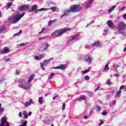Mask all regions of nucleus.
I'll use <instances>...</instances> for the list:
<instances>
[{
	"label": "nucleus",
	"mask_w": 126,
	"mask_h": 126,
	"mask_svg": "<svg viewBox=\"0 0 126 126\" xmlns=\"http://www.w3.org/2000/svg\"><path fill=\"white\" fill-rule=\"evenodd\" d=\"M34 77H35L34 75H31L29 76L28 82L26 79H21L20 80H17L16 82H19L20 83V87L21 88L27 90L29 89L30 85L29 83L34 79Z\"/></svg>",
	"instance_id": "obj_1"
},
{
	"label": "nucleus",
	"mask_w": 126,
	"mask_h": 126,
	"mask_svg": "<svg viewBox=\"0 0 126 126\" xmlns=\"http://www.w3.org/2000/svg\"><path fill=\"white\" fill-rule=\"evenodd\" d=\"M16 16L11 17L8 19V21L10 23L14 24L17 23L24 15H25V12H23L21 15H20V12L19 11L16 12Z\"/></svg>",
	"instance_id": "obj_2"
},
{
	"label": "nucleus",
	"mask_w": 126,
	"mask_h": 126,
	"mask_svg": "<svg viewBox=\"0 0 126 126\" xmlns=\"http://www.w3.org/2000/svg\"><path fill=\"white\" fill-rule=\"evenodd\" d=\"M117 29L119 34H121V35H123L124 36L126 35V33L124 32L125 30H126V23L123 22L118 23L117 26Z\"/></svg>",
	"instance_id": "obj_3"
},
{
	"label": "nucleus",
	"mask_w": 126,
	"mask_h": 126,
	"mask_svg": "<svg viewBox=\"0 0 126 126\" xmlns=\"http://www.w3.org/2000/svg\"><path fill=\"white\" fill-rule=\"evenodd\" d=\"M67 31H69V30L68 29H63L58 31H56L52 33V36H53V37H55V36L56 37H60V36H62L63 34L66 33Z\"/></svg>",
	"instance_id": "obj_4"
},
{
	"label": "nucleus",
	"mask_w": 126,
	"mask_h": 126,
	"mask_svg": "<svg viewBox=\"0 0 126 126\" xmlns=\"http://www.w3.org/2000/svg\"><path fill=\"white\" fill-rule=\"evenodd\" d=\"M82 9V7L80 5H74L70 7V10L71 12H78Z\"/></svg>",
	"instance_id": "obj_5"
},
{
	"label": "nucleus",
	"mask_w": 126,
	"mask_h": 126,
	"mask_svg": "<svg viewBox=\"0 0 126 126\" xmlns=\"http://www.w3.org/2000/svg\"><path fill=\"white\" fill-rule=\"evenodd\" d=\"M0 126H9V123L7 122L6 116L3 117L1 118Z\"/></svg>",
	"instance_id": "obj_6"
},
{
	"label": "nucleus",
	"mask_w": 126,
	"mask_h": 126,
	"mask_svg": "<svg viewBox=\"0 0 126 126\" xmlns=\"http://www.w3.org/2000/svg\"><path fill=\"white\" fill-rule=\"evenodd\" d=\"M50 47V45L48 43H43L40 48L39 51L40 52H45L48 50V48Z\"/></svg>",
	"instance_id": "obj_7"
},
{
	"label": "nucleus",
	"mask_w": 126,
	"mask_h": 126,
	"mask_svg": "<svg viewBox=\"0 0 126 126\" xmlns=\"http://www.w3.org/2000/svg\"><path fill=\"white\" fill-rule=\"evenodd\" d=\"M49 9H52L53 12H55L57 11V7H52L50 9L46 8H42L41 9H37L36 11H35V13H38V11H46L47 10H49Z\"/></svg>",
	"instance_id": "obj_8"
},
{
	"label": "nucleus",
	"mask_w": 126,
	"mask_h": 126,
	"mask_svg": "<svg viewBox=\"0 0 126 126\" xmlns=\"http://www.w3.org/2000/svg\"><path fill=\"white\" fill-rule=\"evenodd\" d=\"M79 36L77 35H73L70 39L68 40V43H71L72 41H78V40H79Z\"/></svg>",
	"instance_id": "obj_9"
},
{
	"label": "nucleus",
	"mask_w": 126,
	"mask_h": 126,
	"mask_svg": "<svg viewBox=\"0 0 126 126\" xmlns=\"http://www.w3.org/2000/svg\"><path fill=\"white\" fill-rule=\"evenodd\" d=\"M9 48L7 47H5L2 50H0V53L1 55H4L5 54H8L9 53Z\"/></svg>",
	"instance_id": "obj_10"
},
{
	"label": "nucleus",
	"mask_w": 126,
	"mask_h": 126,
	"mask_svg": "<svg viewBox=\"0 0 126 126\" xmlns=\"http://www.w3.org/2000/svg\"><path fill=\"white\" fill-rule=\"evenodd\" d=\"M23 114L24 118L26 120V119H28V117H30V116L32 115V112L30 111L29 113H28L26 111H24L23 112Z\"/></svg>",
	"instance_id": "obj_11"
},
{
	"label": "nucleus",
	"mask_w": 126,
	"mask_h": 126,
	"mask_svg": "<svg viewBox=\"0 0 126 126\" xmlns=\"http://www.w3.org/2000/svg\"><path fill=\"white\" fill-rule=\"evenodd\" d=\"M29 7V5H23L22 6L19 7V10L20 11H25L26 9H28V8Z\"/></svg>",
	"instance_id": "obj_12"
},
{
	"label": "nucleus",
	"mask_w": 126,
	"mask_h": 126,
	"mask_svg": "<svg viewBox=\"0 0 126 126\" xmlns=\"http://www.w3.org/2000/svg\"><path fill=\"white\" fill-rule=\"evenodd\" d=\"M92 60H93V58L88 55H86L85 57V62H87V63H92Z\"/></svg>",
	"instance_id": "obj_13"
},
{
	"label": "nucleus",
	"mask_w": 126,
	"mask_h": 126,
	"mask_svg": "<svg viewBox=\"0 0 126 126\" xmlns=\"http://www.w3.org/2000/svg\"><path fill=\"white\" fill-rule=\"evenodd\" d=\"M94 0H88V3L86 6V9H88L90 7H91V4L93 3V1Z\"/></svg>",
	"instance_id": "obj_14"
},
{
	"label": "nucleus",
	"mask_w": 126,
	"mask_h": 126,
	"mask_svg": "<svg viewBox=\"0 0 126 126\" xmlns=\"http://www.w3.org/2000/svg\"><path fill=\"white\" fill-rule=\"evenodd\" d=\"M54 69H62V70H64L65 67L63 65H62L57 67H53Z\"/></svg>",
	"instance_id": "obj_15"
},
{
	"label": "nucleus",
	"mask_w": 126,
	"mask_h": 126,
	"mask_svg": "<svg viewBox=\"0 0 126 126\" xmlns=\"http://www.w3.org/2000/svg\"><path fill=\"white\" fill-rule=\"evenodd\" d=\"M52 60H54V58H52L48 60H44L42 64L44 65H47V64H48L50 63V62L52 61Z\"/></svg>",
	"instance_id": "obj_16"
},
{
	"label": "nucleus",
	"mask_w": 126,
	"mask_h": 126,
	"mask_svg": "<svg viewBox=\"0 0 126 126\" xmlns=\"http://www.w3.org/2000/svg\"><path fill=\"white\" fill-rule=\"evenodd\" d=\"M32 103H33V100L32 99H31L29 101H26L25 103V107H29V106H30V105H31Z\"/></svg>",
	"instance_id": "obj_17"
},
{
	"label": "nucleus",
	"mask_w": 126,
	"mask_h": 126,
	"mask_svg": "<svg viewBox=\"0 0 126 126\" xmlns=\"http://www.w3.org/2000/svg\"><path fill=\"white\" fill-rule=\"evenodd\" d=\"M44 56H45V55L44 54L40 55V56H38L36 55L35 56V60H36V61H40V60H41V59H43V58Z\"/></svg>",
	"instance_id": "obj_18"
},
{
	"label": "nucleus",
	"mask_w": 126,
	"mask_h": 126,
	"mask_svg": "<svg viewBox=\"0 0 126 126\" xmlns=\"http://www.w3.org/2000/svg\"><path fill=\"white\" fill-rule=\"evenodd\" d=\"M71 11H70V10H66L64 12V14L62 15L61 16V18H63V17L64 16H67V15H68V14H69V13H71Z\"/></svg>",
	"instance_id": "obj_19"
},
{
	"label": "nucleus",
	"mask_w": 126,
	"mask_h": 126,
	"mask_svg": "<svg viewBox=\"0 0 126 126\" xmlns=\"http://www.w3.org/2000/svg\"><path fill=\"white\" fill-rule=\"evenodd\" d=\"M93 46H95L96 47H98L99 48H101L102 47V45L101 44V43H100V42H99V41L94 42L93 43Z\"/></svg>",
	"instance_id": "obj_20"
},
{
	"label": "nucleus",
	"mask_w": 126,
	"mask_h": 126,
	"mask_svg": "<svg viewBox=\"0 0 126 126\" xmlns=\"http://www.w3.org/2000/svg\"><path fill=\"white\" fill-rule=\"evenodd\" d=\"M107 24L110 28H114V26H113V21L109 20L107 21Z\"/></svg>",
	"instance_id": "obj_21"
},
{
	"label": "nucleus",
	"mask_w": 126,
	"mask_h": 126,
	"mask_svg": "<svg viewBox=\"0 0 126 126\" xmlns=\"http://www.w3.org/2000/svg\"><path fill=\"white\" fill-rule=\"evenodd\" d=\"M37 8H38V6L36 4L33 5L32 7V11H36Z\"/></svg>",
	"instance_id": "obj_22"
},
{
	"label": "nucleus",
	"mask_w": 126,
	"mask_h": 126,
	"mask_svg": "<svg viewBox=\"0 0 126 126\" xmlns=\"http://www.w3.org/2000/svg\"><path fill=\"white\" fill-rule=\"evenodd\" d=\"M4 111V108L1 107V104L0 103V117L2 115V113H3Z\"/></svg>",
	"instance_id": "obj_23"
},
{
	"label": "nucleus",
	"mask_w": 126,
	"mask_h": 126,
	"mask_svg": "<svg viewBox=\"0 0 126 126\" xmlns=\"http://www.w3.org/2000/svg\"><path fill=\"white\" fill-rule=\"evenodd\" d=\"M22 122H23V124L19 126H27V121L22 120Z\"/></svg>",
	"instance_id": "obj_24"
},
{
	"label": "nucleus",
	"mask_w": 126,
	"mask_h": 126,
	"mask_svg": "<svg viewBox=\"0 0 126 126\" xmlns=\"http://www.w3.org/2000/svg\"><path fill=\"white\" fill-rule=\"evenodd\" d=\"M43 97L42 96H41V97H39V98H38V103H39V104H40V105H42V104H43Z\"/></svg>",
	"instance_id": "obj_25"
},
{
	"label": "nucleus",
	"mask_w": 126,
	"mask_h": 126,
	"mask_svg": "<svg viewBox=\"0 0 126 126\" xmlns=\"http://www.w3.org/2000/svg\"><path fill=\"white\" fill-rule=\"evenodd\" d=\"M117 7V6H114L110 8L108 10V11L109 12V13H111L112 11H113V10H114V9H115V8H116Z\"/></svg>",
	"instance_id": "obj_26"
},
{
	"label": "nucleus",
	"mask_w": 126,
	"mask_h": 126,
	"mask_svg": "<svg viewBox=\"0 0 126 126\" xmlns=\"http://www.w3.org/2000/svg\"><path fill=\"white\" fill-rule=\"evenodd\" d=\"M108 69H109V64H107L103 69V71L104 72H106V71H108Z\"/></svg>",
	"instance_id": "obj_27"
},
{
	"label": "nucleus",
	"mask_w": 126,
	"mask_h": 126,
	"mask_svg": "<svg viewBox=\"0 0 126 126\" xmlns=\"http://www.w3.org/2000/svg\"><path fill=\"white\" fill-rule=\"evenodd\" d=\"M13 4V3L11 2H9L7 3V9H8V8H10V7H11V5H12Z\"/></svg>",
	"instance_id": "obj_28"
},
{
	"label": "nucleus",
	"mask_w": 126,
	"mask_h": 126,
	"mask_svg": "<svg viewBox=\"0 0 126 126\" xmlns=\"http://www.w3.org/2000/svg\"><path fill=\"white\" fill-rule=\"evenodd\" d=\"M122 93V91L119 90L118 92L116 93V97L117 98H120L121 97V94Z\"/></svg>",
	"instance_id": "obj_29"
},
{
	"label": "nucleus",
	"mask_w": 126,
	"mask_h": 126,
	"mask_svg": "<svg viewBox=\"0 0 126 126\" xmlns=\"http://www.w3.org/2000/svg\"><path fill=\"white\" fill-rule=\"evenodd\" d=\"M55 21H57V19L54 20H50L48 23V26H51L53 24V22H55Z\"/></svg>",
	"instance_id": "obj_30"
},
{
	"label": "nucleus",
	"mask_w": 126,
	"mask_h": 126,
	"mask_svg": "<svg viewBox=\"0 0 126 126\" xmlns=\"http://www.w3.org/2000/svg\"><path fill=\"white\" fill-rule=\"evenodd\" d=\"M21 33H22V31L20 30L19 32L15 33L13 35V36H14V37H16V36H19L20 35V34H21Z\"/></svg>",
	"instance_id": "obj_31"
},
{
	"label": "nucleus",
	"mask_w": 126,
	"mask_h": 126,
	"mask_svg": "<svg viewBox=\"0 0 126 126\" xmlns=\"http://www.w3.org/2000/svg\"><path fill=\"white\" fill-rule=\"evenodd\" d=\"M89 71H90V70L86 69V70H85L84 71H81V73H83V74H85L87 73V72H89Z\"/></svg>",
	"instance_id": "obj_32"
},
{
	"label": "nucleus",
	"mask_w": 126,
	"mask_h": 126,
	"mask_svg": "<svg viewBox=\"0 0 126 126\" xmlns=\"http://www.w3.org/2000/svg\"><path fill=\"white\" fill-rule=\"evenodd\" d=\"M55 73H51L50 76L48 77V79H51L53 78V76H55Z\"/></svg>",
	"instance_id": "obj_33"
},
{
	"label": "nucleus",
	"mask_w": 126,
	"mask_h": 126,
	"mask_svg": "<svg viewBox=\"0 0 126 126\" xmlns=\"http://www.w3.org/2000/svg\"><path fill=\"white\" fill-rule=\"evenodd\" d=\"M15 74L16 75H19V74H20V70L18 69H16L15 72Z\"/></svg>",
	"instance_id": "obj_34"
},
{
	"label": "nucleus",
	"mask_w": 126,
	"mask_h": 126,
	"mask_svg": "<svg viewBox=\"0 0 126 126\" xmlns=\"http://www.w3.org/2000/svg\"><path fill=\"white\" fill-rule=\"evenodd\" d=\"M5 30V27H3L2 28L0 29V33H2L3 31Z\"/></svg>",
	"instance_id": "obj_35"
},
{
	"label": "nucleus",
	"mask_w": 126,
	"mask_h": 126,
	"mask_svg": "<svg viewBox=\"0 0 126 126\" xmlns=\"http://www.w3.org/2000/svg\"><path fill=\"white\" fill-rule=\"evenodd\" d=\"M93 23H95V21H93L92 22L90 23L89 24H88L86 27H88L90 26V25H91L92 24H93Z\"/></svg>",
	"instance_id": "obj_36"
},
{
	"label": "nucleus",
	"mask_w": 126,
	"mask_h": 126,
	"mask_svg": "<svg viewBox=\"0 0 126 126\" xmlns=\"http://www.w3.org/2000/svg\"><path fill=\"white\" fill-rule=\"evenodd\" d=\"M87 95L89 96V97H92L93 94L91 93V92H88L87 93Z\"/></svg>",
	"instance_id": "obj_37"
},
{
	"label": "nucleus",
	"mask_w": 126,
	"mask_h": 126,
	"mask_svg": "<svg viewBox=\"0 0 126 126\" xmlns=\"http://www.w3.org/2000/svg\"><path fill=\"white\" fill-rule=\"evenodd\" d=\"M126 9V6H123L119 9V11H124Z\"/></svg>",
	"instance_id": "obj_38"
},
{
	"label": "nucleus",
	"mask_w": 126,
	"mask_h": 126,
	"mask_svg": "<svg viewBox=\"0 0 126 126\" xmlns=\"http://www.w3.org/2000/svg\"><path fill=\"white\" fill-rule=\"evenodd\" d=\"M40 64H41V68L42 69V70H45V67H44L45 65H43V64L42 63H40Z\"/></svg>",
	"instance_id": "obj_39"
},
{
	"label": "nucleus",
	"mask_w": 126,
	"mask_h": 126,
	"mask_svg": "<svg viewBox=\"0 0 126 126\" xmlns=\"http://www.w3.org/2000/svg\"><path fill=\"white\" fill-rule=\"evenodd\" d=\"M45 30H46V29H45V28H43L42 29V30H41V31H40V32H38V34H42V33H43V32H44V31H45Z\"/></svg>",
	"instance_id": "obj_40"
},
{
	"label": "nucleus",
	"mask_w": 126,
	"mask_h": 126,
	"mask_svg": "<svg viewBox=\"0 0 126 126\" xmlns=\"http://www.w3.org/2000/svg\"><path fill=\"white\" fill-rule=\"evenodd\" d=\"M85 80H89V79H90V78L89 77V76H85Z\"/></svg>",
	"instance_id": "obj_41"
},
{
	"label": "nucleus",
	"mask_w": 126,
	"mask_h": 126,
	"mask_svg": "<svg viewBox=\"0 0 126 126\" xmlns=\"http://www.w3.org/2000/svg\"><path fill=\"white\" fill-rule=\"evenodd\" d=\"M104 124V122L102 120L101 121L100 123L98 125V126H102Z\"/></svg>",
	"instance_id": "obj_42"
},
{
	"label": "nucleus",
	"mask_w": 126,
	"mask_h": 126,
	"mask_svg": "<svg viewBox=\"0 0 126 126\" xmlns=\"http://www.w3.org/2000/svg\"><path fill=\"white\" fill-rule=\"evenodd\" d=\"M44 123L46 124H48L50 123V120H45V121H44Z\"/></svg>",
	"instance_id": "obj_43"
},
{
	"label": "nucleus",
	"mask_w": 126,
	"mask_h": 126,
	"mask_svg": "<svg viewBox=\"0 0 126 126\" xmlns=\"http://www.w3.org/2000/svg\"><path fill=\"white\" fill-rule=\"evenodd\" d=\"M83 58V56H82V55H79L78 56V59H79L80 60H81V59H82Z\"/></svg>",
	"instance_id": "obj_44"
},
{
	"label": "nucleus",
	"mask_w": 126,
	"mask_h": 126,
	"mask_svg": "<svg viewBox=\"0 0 126 126\" xmlns=\"http://www.w3.org/2000/svg\"><path fill=\"white\" fill-rule=\"evenodd\" d=\"M102 116H106V115H107V112H106V111H103V112L102 113Z\"/></svg>",
	"instance_id": "obj_45"
},
{
	"label": "nucleus",
	"mask_w": 126,
	"mask_h": 126,
	"mask_svg": "<svg viewBox=\"0 0 126 126\" xmlns=\"http://www.w3.org/2000/svg\"><path fill=\"white\" fill-rule=\"evenodd\" d=\"M65 109V104H63L62 107V111H63Z\"/></svg>",
	"instance_id": "obj_46"
},
{
	"label": "nucleus",
	"mask_w": 126,
	"mask_h": 126,
	"mask_svg": "<svg viewBox=\"0 0 126 126\" xmlns=\"http://www.w3.org/2000/svg\"><path fill=\"white\" fill-rule=\"evenodd\" d=\"M22 112H19V116L20 117V118H22Z\"/></svg>",
	"instance_id": "obj_47"
},
{
	"label": "nucleus",
	"mask_w": 126,
	"mask_h": 126,
	"mask_svg": "<svg viewBox=\"0 0 126 126\" xmlns=\"http://www.w3.org/2000/svg\"><path fill=\"white\" fill-rule=\"evenodd\" d=\"M124 88H125V86H124V85H122V86L120 87V90H123Z\"/></svg>",
	"instance_id": "obj_48"
},
{
	"label": "nucleus",
	"mask_w": 126,
	"mask_h": 126,
	"mask_svg": "<svg viewBox=\"0 0 126 126\" xmlns=\"http://www.w3.org/2000/svg\"><path fill=\"white\" fill-rule=\"evenodd\" d=\"M99 88H100V87H99V86H98V87H97V88H96V89L94 90V92H96V91H98V90H99Z\"/></svg>",
	"instance_id": "obj_49"
},
{
	"label": "nucleus",
	"mask_w": 126,
	"mask_h": 126,
	"mask_svg": "<svg viewBox=\"0 0 126 126\" xmlns=\"http://www.w3.org/2000/svg\"><path fill=\"white\" fill-rule=\"evenodd\" d=\"M123 17L124 19H126V14H124L123 15Z\"/></svg>",
	"instance_id": "obj_50"
},
{
	"label": "nucleus",
	"mask_w": 126,
	"mask_h": 126,
	"mask_svg": "<svg viewBox=\"0 0 126 126\" xmlns=\"http://www.w3.org/2000/svg\"><path fill=\"white\" fill-rule=\"evenodd\" d=\"M106 84L107 85H110L111 84V83H110V81L109 80H107V81L106 82Z\"/></svg>",
	"instance_id": "obj_51"
},
{
	"label": "nucleus",
	"mask_w": 126,
	"mask_h": 126,
	"mask_svg": "<svg viewBox=\"0 0 126 126\" xmlns=\"http://www.w3.org/2000/svg\"><path fill=\"white\" fill-rule=\"evenodd\" d=\"M58 97H59V95H57L53 98V100H56V99H57V98H58Z\"/></svg>",
	"instance_id": "obj_52"
},
{
	"label": "nucleus",
	"mask_w": 126,
	"mask_h": 126,
	"mask_svg": "<svg viewBox=\"0 0 126 126\" xmlns=\"http://www.w3.org/2000/svg\"><path fill=\"white\" fill-rule=\"evenodd\" d=\"M84 119L85 120H87V119H88V116L86 115L84 117Z\"/></svg>",
	"instance_id": "obj_53"
},
{
	"label": "nucleus",
	"mask_w": 126,
	"mask_h": 126,
	"mask_svg": "<svg viewBox=\"0 0 126 126\" xmlns=\"http://www.w3.org/2000/svg\"><path fill=\"white\" fill-rule=\"evenodd\" d=\"M113 67L115 69L117 68V67H119V65H117L116 66H113Z\"/></svg>",
	"instance_id": "obj_54"
},
{
	"label": "nucleus",
	"mask_w": 126,
	"mask_h": 126,
	"mask_svg": "<svg viewBox=\"0 0 126 126\" xmlns=\"http://www.w3.org/2000/svg\"><path fill=\"white\" fill-rule=\"evenodd\" d=\"M9 61H10V59L8 58L7 59L5 60V62H9Z\"/></svg>",
	"instance_id": "obj_55"
},
{
	"label": "nucleus",
	"mask_w": 126,
	"mask_h": 126,
	"mask_svg": "<svg viewBox=\"0 0 126 126\" xmlns=\"http://www.w3.org/2000/svg\"><path fill=\"white\" fill-rule=\"evenodd\" d=\"M23 46H25V44L24 43H22L20 45V47H22Z\"/></svg>",
	"instance_id": "obj_56"
},
{
	"label": "nucleus",
	"mask_w": 126,
	"mask_h": 126,
	"mask_svg": "<svg viewBox=\"0 0 126 126\" xmlns=\"http://www.w3.org/2000/svg\"><path fill=\"white\" fill-rule=\"evenodd\" d=\"M115 76H116V77H119V76H121V75L118 74H115Z\"/></svg>",
	"instance_id": "obj_57"
},
{
	"label": "nucleus",
	"mask_w": 126,
	"mask_h": 126,
	"mask_svg": "<svg viewBox=\"0 0 126 126\" xmlns=\"http://www.w3.org/2000/svg\"><path fill=\"white\" fill-rule=\"evenodd\" d=\"M41 40H44V37H40V38H39V41H41Z\"/></svg>",
	"instance_id": "obj_58"
},
{
	"label": "nucleus",
	"mask_w": 126,
	"mask_h": 126,
	"mask_svg": "<svg viewBox=\"0 0 126 126\" xmlns=\"http://www.w3.org/2000/svg\"><path fill=\"white\" fill-rule=\"evenodd\" d=\"M116 103H117V101L116 100H114L113 101V105H116Z\"/></svg>",
	"instance_id": "obj_59"
},
{
	"label": "nucleus",
	"mask_w": 126,
	"mask_h": 126,
	"mask_svg": "<svg viewBox=\"0 0 126 126\" xmlns=\"http://www.w3.org/2000/svg\"><path fill=\"white\" fill-rule=\"evenodd\" d=\"M81 98H82V100H86L85 99V97H84V96H82Z\"/></svg>",
	"instance_id": "obj_60"
},
{
	"label": "nucleus",
	"mask_w": 126,
	"mask_h": 126,
	"mask_svg": "<svg viewBox=\"0 0 126 126\" xmlns=\"http://www.w3.org/2000/svg\"><path fill=\"white\" fill-rule=\"evenodd\" d=\"M78 101H82V98H81V97H80V98L78 99Z\"/></svg>",
	"instance_id": "obj_61"
},
{
	"label": "nucleus",
	"mask_w": 126,
	"mask_h": 126,
	"mask_svg": "<svg viewBox=\"0 0 126 126\" xmlns=\"http://www.w3.org/2000/svg\"><path fill=\"white\" fill-rule=\"evenodd\" d=\"M108 31H109L108 30H104V32H108Z\"/></svg>",
	"instance_id": "obj_62"
},
{
	"label": "nucleus",
	"mask_w": 126,
	"mask_h": 126,
	"mask_svg": "<svg viewBox=\"0 0 126 126\" xmlns=\"http://www.w3.org/2000/svg\"><path fill=\"white\" fill-rule=\"evenodd\" d=\"M47 96H48V94H45V97H47Z\"/></svg>",
	"instance_id": "obj_63"
},
{
	"label": "nucleus",
	"mask_w": 126,
	"mask_h": 126,
	"mask_svg": "<svg viewBox=\"0 0 126 126\" xmlns=\"http://www.w3.org/2000/svg\"><path fill=\"white\" fill-rule=\"evenodd\" d=\"M10 1H13V0H9Z\"/></svg>",
	"instance_id": "obj_64"
}]
</instances>
